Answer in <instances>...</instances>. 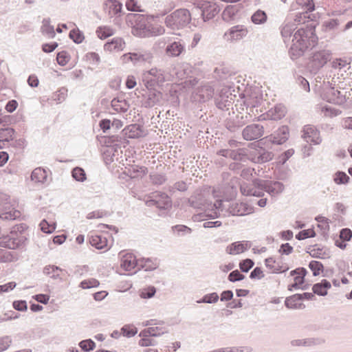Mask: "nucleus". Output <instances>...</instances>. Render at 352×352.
Instances as JSON below:
<instances>
[{
  "instance_id": "10",
  "label": "nucleus",
  "mask_w": 352,
  "mask_h": 352,
  "mask_svg": "<svg viewBox=\"0 0 352 352\" xmlns=\"http://www.w3.org/2000/svg\"><path fill=\"white\" fill-rule=\"evenodd\" d=\"M125 47V42L120 37H115L104 45V50L109 53L122 51Z\"/></svg>"
},
{
  "instance_id": "52",
  "label": "nucleus",
  "mask_w": 352,
  "mask_h": 352,
  "mask_svg": "<svg viewBox=\"0 0 352 352\" xmlns=\"http://www.w3.org/2000/svg\"><path fill=\"white\" fill-rule=\"evenodd\" d=\"M245 278L244 275L241 274L238 270L232 271L228 276V279L231 282L243 280Z\"/></svg>"
},
{
  "instance_id": "37",
  "label": "nucleus",
  "mask_w": 352,
  "mask_h": 352,
  "mask_svg": "<svg viewBox=\"0 0 352 352\" xmlns=\"http://www.w3.org/2000/svg\"><path fill=\"white\" fill-rule=\"evenodd\" d=\"M267 20V15L265 12L262 10H258L256 11L252 16V21L254 23L256 24H260L265 22Z\"/></svg>"
},
{
  "instance_id": "35",
  "label": "nucleus",
  "mask_w": 352,
  "mask_h": 352,
  "mask_svg": "<svg viewBox=\"0 0 352 352\" xmlns=\"http://www.w3.org/2000/svg\"><path fill=\"white\" fill-rule=\"evenodd\" d=\"M320 111L321 113H323L324 116L329 118H333L341 113V111L340 110L329 106L322 107L320 108Z\"/></svg>"
},
{
  "instance_id": "44",
  "label": "nucleus",
  "mask_w": 352,
  "mask_h": 352,
  "mask_svg": "<svg viewBox=\"0 0 352 352\" xmlns=\"http://www.w3.org/2000/svg\"><path fill=\"white\" fill-rule=\"evenodd\" d=\"M122 331L124 336L126 337L134 336L138 333V329L133 325H124L122 328Z\"/></svg>"
},
{
  "instance_id": "11",
  "label": "nucleus",
  "mask_w": 352,
  "mask_h": 352,
  "mask_svg": "<svg viewBox=\"0 0 352 352\" xmlns=\"http://www.w3.org/2000/svg\"><path fill=\"white\" fill-rule=\"evenodd\" d=\"M250 159L255 163L265 162L272 159V155L270 152H265L263 149L252 148L248 154Z\"/></svg>"
},
{
  "instance_id": "58",
  "label": "nucleus",
  "mask_w": 352,
  "mask_h": 352,
  "mask_svg": "<svg viewBox=\"0 0 352 352\" xmlns=\"http://www.w3.org/2000/svg\"><path fill=\"white\" fill-rule=\"evenodd\" d=\"M16 287L14 282H10L5 285H0V293L7 292L10 290H12Z\"/></svg>"
},
{
  "instance_id": "1",
  "label": "nucleus",
  "mask_w": 352,
  "mask_h": 352,
  "mask_svg": "<svg viewBox=\"0 0 352 352\" xmlns=\"http://www.w3.org/2000/svg\"><path fill=\"white\" fill-rule=\"evenodd\" d=\"M317 40L318 38L314 28L299 29L294 35L293 44L291 47L292 54L300 56L305 50L315 46Z\"/></svg>"
},
{
  "instance_id": "46",
  "label": "nucleus",
  "mask_w": 352,
  "mask_h": 352,
  "mask_svg": "<svg viewBox=\"0 0 352 352\" xmlns=\"http://www.w3.org/2000/svg\"><path fill=\"white\" fill-rule=\"evenodd\" d=\"M219 300V296L217 293L213 292L209 294L205 295L202 300L198 301V302H206V303H214Z\"/></svg>"
},
{
  "instance_id": "15",
  "label": "nucleus",
  "mask_w": 352,
  "mask_h": 352,
  "mask_svg": "<svg viewBox=\"0 0 352 352\" xmlns=\"http://www.w3.org/2000/svg\"><path fill=\"white\" fill-rule=\"evenodd\" d=\"M241 191L243 195L246 196L260 197L263 194V189L258 186L255 183L250 184H243L241 186Z\"/></svg>"
},
{
  "instance_id": "64",
  "label": "nucleus",
  "mask_w": 352,
  "mask_h": 352,
  "mask_svg": "<svg viewBox=\"0 0 352 352\" xmlns=\"http://www.w3.org/2000/svg\"><path fill=\"white\" fill-rule=\"evenodd\" d=\"M28 82L30 86L36 87L38 85V79L36 76L31 75L28 78Z\"/></svg>"
},
{
  "instance_id": "3",
  "label": "nucleus",
  "mask_w": 352,
  "mask_h": 352,
  "mask_svg": "<svg viewBox=\"0 0 352 352\" xmlns=\"http://www.w3.org/2000/svg\"><path fill=\"white\" fill-rule=\"evenodd\" d=\"M190 16L186 9L177 10L166 17V25L173 30L179 29L189 23Z\"/></svg>"
},
{
  "instance_id": "27",
  "label": "nucleus",
  "mask_w": 352,
  "mask_h": 352,
  "mask_svg": "<svg viewBox=\"0 0 352 352\" xmlns=\"http://www.w3.org/2000/svg\"><path fill=\"white\" fill-rule=\"evenodd\" d=\"M285 109L281 107H275L274 108L270 109L267 113V116L272 120H280L285 116Z\"/></svg>"
},
{
  "instance_id": "34",
  "label": "nucleus",
  "mask_w": 352,
  "mask_h": 352,
  "mask_svg": "<svg viewBox=\"0 0 352 352\" xmlns=\"http://www.w3.org/2000/svg\"><path fill=\"white\" fill-rule=\"evenodd\" d=\"M111 106L117 112H124L128 109V105L126 102L118 99H113L111 101Z\"/></svg>"
},
{
  "instance_id": "60",
  "label": "nucleus",
  "mask_w": 352,
  "mask_h": 352,
  "mask_svg": "<svg viewBox=\"0 0 352 352\" xmlns=\"http://www.w3.org/2000/svg\"><path fill=\"white\" fill-rule=\"evenodd\" d=\"M173 230L177 232L190 233L191 229L184 225H177L173 227Z\"/></svg>"
},
{
  "instance_id": "23",
  "label": "nucleus",
  "mask_w": 352,
  "mask_h": 352,
  "mask_svg": "<svg viewBox=\"0 0 352 352\" xmlns=\"http://www.w3.org/2000/svg\"><path fill=\"white\" fill-rule=\"evenodd\" d=\"M47 177L46 170L40 167L35 168L31 175L32 180L38 183L44 182L46 180Z\"/></svg>"
},
{
  "instance_id": "4",
  "label": "nucleus",
  "mask_w": 352,
  "mask_h": 352,
  "mask_svg": "<svg viewBox=\"0 0 352 352\" xmlns=\"http://www.w3.org/2000/svg\"><path fill=\"white\" fill-rule=\"evenodd\" d=\"M138 265L136 256L131 252L122 251L120 253V266L124 272L132 273Z\"/></svg>"
},
{
  "instance_id": "36",
  "label": "nucleus",
  "mask_w": 352,
  "mask_h": 352,
  "mask_svg": "<svg viewBox=\"0 0 352 352\" xmlns=\"http://www.w3.org/2000/svg\"><path fill=\"white\" fill-rule=\"evenodd\" d=\"M309 267L315 276L320 275L324 270L323 265L317 261H311L309 264Z\"/></svg>"
},
{
  "instance_id": "59",
  "label": "nucleus",
  "mask_w": 352,
  "mask_h": 352,
  "mask_svg": "<svg viewBox=\"0 0 352 352\" xmlns=\"http://www.w3.org/2000/svg\"><path fill=\"white\" fill-rule=\"evenodd\" d=\"M280 131H282L283 134L284 135V137H283L280 140H276V139L274 140V142L278 144L284 143L287 140L288 134H289V129L287 127H283L280 129Z\"/></svg>"
},
{
  "instance_id": "31",
  "label": "nucleus",
  "mask_w": 352,
  "mask_h": 352,
  "mask_svg": "<svg viewBox=\"0 0 352 352\" xmlns=\"http://www.w3.org/2000/svg\"><path fill=\"white\" fill-rule=\"evenodd\" d=\"M21 212L18 210L12 209L9 212H4L0 215V219L3 220H15L21 217Z\"/></svg>"
},
{
  "instance_id": "22",
  "label": "nucleus",
  "mask_w": 352,
  "mask_h": 352,
  "mask_svg": "<svg viewBox=\"0 0 352 352\" xmlns=\"http://www.w3.org/2000/svg\"><path fill=\"white\" fill-rule=\"evenodd\" d=\"M166 331L164 327H151L144 329L140 333V336H159Z\"/></svg>"
},
{
  "instance_id": "13",
  "label": "nucleus",
  "mask_w": 352,
  "mask_h": 352,
  "mask_svg": "<svg viewBox=\"0 0 352 352\" xmlns=\"http://www.w3.org/2000/svg\"><path fill=\"white\" fill-rule=\"evenodd\" d=\"M124 135L129 138H140L146 135L147 133L139 124H130L124 128Z\"/></svg>"
},
{
  "instance_id": "45",
  "label": "nucleus",
  "mask_w": 352,
  "mask_h": 352,
  "mask_svg": "<svg viewBox=\"0 0 352 352\" xmlns=\"http://www.w3.org/2000/svg\"><path fill=\"white\" fill-rule=\"evenodd\" d=\"M210 12H208V9H206V8H204V10L202 11V15H203L204 18L209 19L217 14L218 10L217 9L215 4L210 5Z\"/></svg>"
},
{
  "instance_id": "51",
  "label": "nucleus",
  "mask_w": 352,
  "mask_h": 352,
  "mask_svg": "<svg viewBox=\"0 0 352 352\" xmlns=\"http://www.w3.org/2000/svg\"><path fill=\"white\" fill-rule=\"evenodd\" d=\"M265 274L263 270L261 267H256L250 273V277L252 279H261L264 277Z\"/></svg>"
},
{
  "instance_id": "62",
  "label": "nucleus",
  "mask_w": 352,
  "mask_h": 352,
  "mask_svg": "<svg viewBox=\"0 0 352 352\" xmlns=\"http://www.w3.org/2000/svg\"><path fill=\"white\" fill-rule=\"evenodd\" d=\"M17 106V102L15 100H12L7 103L6 109L8 112L12 113L16 109Z\"/></svg>"
},
{
  "instance_id": "26",
  "label": "nucleus",
  "mask_w": 352,
  "mask_h": 352,
  "mask_svg": "<svg viewBox=\"0 0 352 352\" xmlns=\"http://www.w3.org/2000/svg\"><path fill=\"white\" fill-rule=\"evenodd\" d=\"M13 131L11 129H0V148H3L7 142L12 140Z\"/></svg>"
},
{
  "instance_id": "25",
  "label": "nucleus",
  "mask_w": 352,
  "mask_h": 352,
  "mask_svg": "<svg viewBox=\"0 0 352 352\" xmlns=\"http://www.w3.org/2000/svg\"><path fill=\"white\" fill-rule=\"evenodd\" d=\"M184 51V46L179 42H173L166 47V52L173 56H179Z\"/></svg>"
},
{
  "instance_id": "48",
  "label": "nucleus",
  "mask_w": 352,
  "mask_h": 352,
  "mask_svg": "<svg viewBox=\"0 0 352 352\" xmlns=\"http://www.w3.org/2000/svg\"><path fill=\"white\" fill-rule=\"evenodd\" d=\"M349 177L347 176V175L344 173L339 172L336 174V176L334 177V182L338 184H345L348 182Z\"/></svg>"
},
{
  "instance_id": "54",
  "label": "nucleus",
  "mask_w": 352,
  "mask_h": 352,
  "mask_svg": "<svg viewBox=\"0 0 352 352\" xmlns=\"http://www.w3.org/2000/svg\"><path fill=\"white\" fill-rule=\"evenodd\" d=\"M142 338L139 340V345L141 346H148L154 344L153 339L150 336H140Z\"/></svg>"
},
{
  "instance_id": "7",
  "label": "nucleus",
  "mask_w": 352,
  "mask_h": 352,
  "mask_svg": "<svg viewBox=\"0 0 352 352\" xmlns=\"http://www.w3.org/2000/svg\"><path fill=\"white\" fill-rule=\"evenodd\" d=\"M107 236H109V234L108 233H92L89 237V243L96 249L106 251L110 248Z\"/></svg>"
},
{
  "instance_id": "30",
  "label": "nucleus",
  "mask_w": 352,
  "mask_h": 352,
  "mask_svg": "<svg viewBox=\"0 0 352 352\" xmlns=\"http://www.w3.org/2000/svg\"><path fill=\"white\" fill-rule=\"evenodd\" d=\"M266 190L271 195H275L283 190V186L281 183L276 182L271 183L266 186Z\"/></svg>"
},
{
  "instance_id": "6",
  "label": "nucleus",
  "mask_w": 352,
  "mask_h": 352,
  "mask_svg": "<svg viewBox=\"0 0 352 352\" xmlns=\"http://www.w3.org/2000/svg\"><path fill=\"white\" fill-rule=\"evenodd\" d=\"M302 137L307 142L314 144H319L322 142L320 131L316 126L311 124L303 127Z\"/></svg>"
},
{
  "instance_id": "41",
  "label": "nucleus",
  "mask_w": 352,
  "mask_h": 352,
  "mask_svg": "<svg viewBox=\"0 0 352 352\" xmlns=\"http://www.w3.org/2000/svg\"><path fill=\"white\" fill-rule=\"evenodd\" d=\"M73 177L79 182H84L86 179V174L85 170L79 167H76L72 170Z\"/></svg>"
},
{
  "instance_id": "16",
  "label": "nucleus",
  "mask_w": 352,
  "mask_h": 352,
  "mask_svg": "<svg viewBox=\"0 0 352 352\" xmlns=\"http://www.w3.org/2000/svg\"><path fill=\"white\" fill-rule=\"evenodd\" d=\"M298 3L305 7L307 10V12L300 14L299 16H297L295 21L298 23H304L306 22L305 19L308 18L307 12H311L314 10V3L313 0H298Z\"/></svg>"
},
{
  "instance_id": "12",
  "label": "nucleus",
  "mask_w": 352,
  "mask_h": 352,
  "mask_svg": "<svg viewBox=\"0 0 352 352\" xmlns=\"http://www.w3.org/2000/svg\"><path fill=\"white\" fill-rule=\"evenodd\" d=\"M306 274L307 270L303 267L297 268L292 271L290 275L293 277L294 282L289 285V289L292 290V289L300 288L304 283V278Z\"/></svg>"
},
{
  "instance_id": "21",
  "label": "nucleus",
  "mask_w": 352,
  "mask_h": 352,
  "mask_svg": "<svg viewBox=\"0 0 352 352\" xmlns=\"http://www.w3.org/2000/svg\"><path fill=\"white\" fill-rule=\"evenodd\" d=\"M331 284L326 279H323L321 282L314 285L312 287L313 292L320 296H326L328 290L331 289Z\"/></svg>"
},
{
  "instance_id": "49",
  "label": "nucleus",
  "mask_w": 352,
  "mask_h": 352,
  "mask_svg": "<svg viewBox=\"0 0 352 352\" xmlns=\"http://www.w3.org/2000/svg\"><path fill=\"white\" fill-rule=\"evenodd\" d=\"M254 265V262L251 259H245L240 263V269L245 272H248Z\"/></svg>"
},
{
  "instance_id": "55",
  "label": "nucleus",
  "mask_w": 352,
  "mask_h": 352,
  "mask_svg": "<svg viewBox=\"0 0 352 352\" xmlns=\"http://www.w3.org/2000/svg\"><path fill=\"white\" fill-rule=\"evenodd\" d=\"M140 57L138 54L131 53L125 54L121 57L122 62L125 63H129V61L137 60Z\"/></svg>"
},
{
  "instance_id": "47",
  "label": "nucleus",
  "mask_w": 352,
  "mask_h": 352,
  "mask_svg": "<svg viewBox=\"0 0 352 352\" xmlns=\"http://www.w3.org/2000/svg\"><path fill=\"white\" fill-rule=\"evenodd\" d=\"M219 154L221 155H223V156H226V157L229 155L235 160H243V158L241 157L242 154L241 153H238L236 151H230L228 150H221V151H219Z\"/></svg>"
},
{
  "instance_id": "43",
  "label": "nucleus",
  "mask_w": 352,
  "mask_h": 352,
  "mask_svg": "<svg viewBox=\"0 0 352 352\" xmlns=\"http://www.w3.org/2000/svg\"><path fill=\"white\" fill-rule=\"evenodd\" d=\"M100 283L98 280L95 278H89L87 280H84L80 283V287L82 289H90L93 287H96L99 285Z\"/></svg>"
},
{
  "instance_id": "9",
  "label": "nucleus",
  "mask_w": 352,
  "mask_h": 352,
  "mask_svg": "<svg viewBox=\"0 0 352 352\" xmlns=\"http://www.w3.org/2000/svg\"><path fill=\"white\" fill-rule=\"evenodd\" d=\"M263 134V128L258 124L247 126L243 131V136L246 140H253L261 137Z\"/></svg>"
},
{
  "instance_id": "40",
  "label": "nucleus",
  "mask_w": 352,
  "mask_h": 352,
  "mask_svg": "<svg viewBox=\"0 0 352 352\" xmlns=\"http://www.w3.org/2000/svg\"><path fill=\"white\" fill-rule=\"evenodd\" d=\"M156 292V289L153 286H148L143 288L140 292V296L142 298H150L153 297Z\"/></svg>"
},
{
  "instance_id": "32",
  "label": "nucleus",
  "mask_w": 352,
  "mask_h": 352,
  "mask_svg": "<svg viewBox=\"0 0 352 352\" xmlns=\"http://www.w3.org/2000/svg\"><path fill=\"white\" fill-rule=\"evenodd\" d=\"M69 38L76 43H81L85 40L83 33L78 28L74 29L69 32Z\"/></svg>"
},
{
  "instance_id": "18",
  "label": "nucleus",
  "mask_w": 352,
  "mask_h": 352,
  "mask_svg": "<svg viewBox=\"0 0 352 352\" xmlns=\"http://www.w3.org/2000/svg\"><path fill=\"white\" fill-rule=\"evenodd\" d=\"M248 248V242L237 241L228 245L226 248V252L231 255H236L244 252Z\"/></svg>"
},
{
  "instance_id": "33",
  "label": "nucleus",
  "mask_w": 352,
  "mask_h": 352,
  "mask_svg": "<svg viewBox=\"0 0 352 352\" xmlns=\"http://www.w3.org/2000/svg\"><path fill=\"white\" fill-rule=\"evenodd\" d=\"M199 94L200 98L205 100H208L212 97L213 95V89L211 87L208 85H204L199 89Z\"/></svg>"
},
{
  "instance_id": "14",
  "label": "nucleus",
  "mask_w": 352,
  "mask_h": 352,
  "mask_svg": "<svg viewBox=\"0 0 352 352\" xmlns=\"http://www.w3.org/2000/svg\"><path fill=\"white\" fill-rule=\"evenodd\" d=\"M265 266L272 273H282L286 272L289 267L280 260H276L274 258H267L265 261Z\"/></svg>"
},
{
  "instance_id": "8",
  "label": "nucleus",
  "mask_w": 352,
  "mask_h": 352,
  "mask_svg": "<svg viewBox=\"0 0 352 352\" xmlns=\"http://www.w3.org/2000/svg\"><path fill=\"white\" fill-rule=\"evenodd\" d=\"M323 98L329 102L336 104H343L345 101V97L341 94L340 91L333 87H329L324 93Z\"/></svg>"
},
{
  "instance_id": "17",
  "label": "nucleus",
  "mask_w": 352,
  "mask_h": 352,
  "mask_svg": "<svg viewBox=\"0 0 352 352\" xmlns=\"http://www.w3.org/2000/svg\"><path fill=\"white\" fill-rule=\"evenodd\" d=\"M307 252L312 257L322 259L328 258L329 254V251L327 248H325L324 247L320 246L318 245L310 246L308 248Z\"/></svg>"
},
{
  "instance_id": "53",
  "label": "nucleus",
  "mask_w": 352,
  "mask_h": 352,
  "mask_svg": "<svg viewBox=\"0 0 352 352\" xmlns=\"http://www.w3.org/2000/svg\"><path fill=\"white\" fill-rule=\"evenodd\" d=\"M80 346L85 351L93 350L95 347V343L90 340H83L80 342Z\"/></svg>"
},
{
  "instance_id": "50",
  "label": "nucleus",
  "mask_w": 352,
  "mask_h": 352,
  "mask_svg": "<svg viewBox=\"0 0 352 352\" xmlns=\"http://www.w3.org/2000/svg\"><path fill=\"white\" fill-rule=\"evenodd\" d=\"M126 7L127 10L131 11H141L140 6L138 4V1L136 0H128L126 3Z\"/></svg>"
},
{
  "instance_id": "61",
  "label": "nucleus",
  "mask_w": 352,
  "mask_h": 352,
  "mask_svg": "<svg viewBox=\"0 0 352 352\" xmlns=\"http://www.w3.org/2000/svg\"><path fill=\"white\" fill-rule=\"evenodd\" d=\"M104 215V213L103 212H101V211H93L91 212H89L87 216V218L88 219H100V218H102Z\"/></svg>"
},
{
  "instance_id": "29",
  "label": "nucleus",
  "mask_w": 352,
  "mask_h": 352,
  "mask_svg": "<svg viewBox=\"0 0 352 352\" xmlns=\"http://www.w3.org/2000/svg\"><path fill=\"white\" fill-rule=\"evenodd\" d=\"M41 32L43 34L47 35L50 38H54L55 36L54 28L50 25V21L47 19L43 21Z\"/></svg>"
},
{
  "instance_id": "20",
  "label": "nucleus",
  "mask_w": 352,
  "mask_h": 352,
  "mask_svg": "<svg viewBox=\"0 0 352 352\" xmlns=\"http://www.w3.org/2000/svg\"><path fill=\"white\" fill-rule=\"evenodd\" d=\"M285 305L289 309H302V295L295 294L286 298Z\"/></svg>"
},
{
  "instance_id": "28",
  "label": "nucleus",
  "mask_w": 352,
  "mask_h": 352,
  "mask_svg": "<svg viewBox=\"0 0 352 352\" xmlns=\"http://www.w3.org/2000/svg\"><path fill=\"white\" fill-rule=\"evenodd\" d=\"M146 31L149 36H158L163 34L165 30L163 26L159 24H152L146 27Z\"/></svg>"
},
{
  "instance_id": "5",
  "label": "nucleus",
  "mask_w": 352,
  "mask_h": 352,
  "mask_svg": "<svg viewBox=\"0 0 352 352\" xmlns=\"http://www.w3.org/2000/svg\"><path fill=\"white\" fill-rule=\"evenodd\" d=\"M248 32V29L243 25H235L225 32L223 38L228 42L236 41L245 37Z\"/></svg>"
},
{
  "instance_id": "19",
  "label": "nucleus",
  "mask_w": 352,
  "mask_h": 352,
  "mask_svg": "<svg viewBox=\"0 0 352 352\" xmlns=\"http://www.w3.org/2000/svg\"><path fill=\"white\" fill-rule=\"evenodd\" d=\"M122 5L118 0H107L104 3V9L109 15L116 16L122 10Z\"/></svg>"
},
{
  "instance_id": "42",
  "label": "nucleus",
  "mask_w": 352,
  "mask_h": 352,
  "mask_svg": "<svg viewBox=\"0 0 352 352\" xmlns=\"http://www.w3.org/2000/svg\"><path fill=\"white\" fill-rule=\"evenodd\" d=\"M316 236V232L314 229L309 228L307 230H304L300 231L298 234H296V238L298 240H303L307 238L314 237Z\"/></svg>"
},
{
  "instance_id": "39",
  "label": "nucleus",
  "mask_w": 352,
  "mask_h": 352,
  "mask_svg": "<svg viewBox=\"0 0 352 352\" xmlns=\"http://www.w3.org/2000/svg\"><path fill=\"white\" fill-rule=\"evenodd\" d=\"M70 60V56L66 51H62L58 53L56 60L62 66L66 65Z\"/></svg>"
},
{
  "instance_id": "56",
  "label": "nucleus",
  "mask_w": 352,
  "mask_h": 352,
  "mask_svg": "<svg viewBox=\"0 0 352 352\" xmlns=\"http://www.w3.org/2000/svg\"><path fill=\"white\" fill-rule=\"evenodd\" d=\"M58 47V43H45L42 45V50L44 52L49 53L53 52Z\"/></svg>"
},
{
  "instance_id": "2",
  "label": "nucleus",
  "mask_w": 352,
  "mask_h": 352,
  "mask_svg": "<svg viewBox=\"0 0 352 352\" xmlns=\"http://www.w3.org/2000/svg\"><path fill=\"white\" fill-rule=\"evenodd\" d=\"M27 234L22 225L14 226L9 234L0 238V247L16 250L25 246Z\"/></svg>"
},
{
  "instance_id": "63",
  "label": "nucleus",
  "mask_w": 352,
  "mask_h": 352,
  "mask_svg": "<svg viewBox=\"0 0 352 352\" xmlns=\"http://www.w3.org/2000/svg\"><path fill=\"white\" fill-rule=\"evenodd\" d=\"M14 309L19 311H23L27 309L26 302L25 301H15L13 303Z\"/></svg>"
},
{
  "instance_id": "38",
  "label": "nucleus",
  "mask_w": 352,
  "mask_h": 352,
  "mask_svg": "<svg viewBox=\"0 0 352 352\" xmlns=\"http://www.w3.org/2000/svg\"><path fill=\"white\" fill-rule=\"evenodd\" d=\"M41 230L47 234L53 232L56 229V223L54 222L49 223L43 219L40 223Z\"/></svg>"
},
{
  "instance_id": "57",
  "label": "nucleus",
  "mask_w": 352,
  "mask_h": 352,
  "mask_svg": "<svg viewBox=\"0 0 352 352\" xmlns=\"http://www.w3.org/2000/svg\"><path fill=\"white\" fill-rule=\"evenodd\" d=\"M340 237L344 241H349L352 237L351 230L347 228L342 229L340 232Z\"/></svg>"
},
{
  "instance_id": "24",
  "label": "nucleus",
  "mask_w": 352,
  "mask_h": 352,
  "mask_svg": "<svg viewBox=\"0 0 352 352\" xmlns=\"http://www.w3.org/2000/svg\"><path fill=\"white\" fill-rule=\"evenodd\" d=\"M96 33L100 39L104 40L111 36H113L115 33V31L113 28L109 26L103 25L98 27L96 31Z\"/></svg>"
}]
</instances>
